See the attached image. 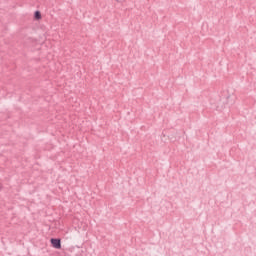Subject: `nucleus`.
I'll list each match as a JSON object with an SVG mask.
<instances>
[{
    "instance_id": "nucleus-1",
    "label": "nucleus",
    "mask_w": 256,
    "mask_h": 256,
    "mask_svg": "<svg viewBox=\"0 0 256 256\" xmlns=\"http://www.w3.org/2000/svg\"><path fill=\"white\" fill-rule=\"evenodd\" d=\"M50 243H51L52 247H54V249H61V240L60 239L52 238L50 240Z\"/></svg>"
},
{
    "instance_id": "nucleus-2",
    "label": "nucleus",
    "mask_w": 256,
    "mask_h": 256,
    "mask_svg": "<svg viewBox=\"0 0 256 256\" xmlns=\"http://www.w3.org/2000/svg\"><path fill=\"white\" fill-rule=\"evenodd\" d=\"M34 19H35V21H41L42 16H41V12L40 11L34 12Z\"/></svg>"
},
{
    "instance_id": "nucleus-3",
    "label": "nucleus",
    "mask_w": 256,
    "mask_h": 256,
    "mask_svg": "<svg viewBox=\"0 0 256 256\" xmlns=\"http://www.w3.org/2000/svg\"><path fill=\"white\" fill-rule=\"evenodd\" d=\"M115 3H125V0H114Z\"/></svg>"
}]
</instances>
